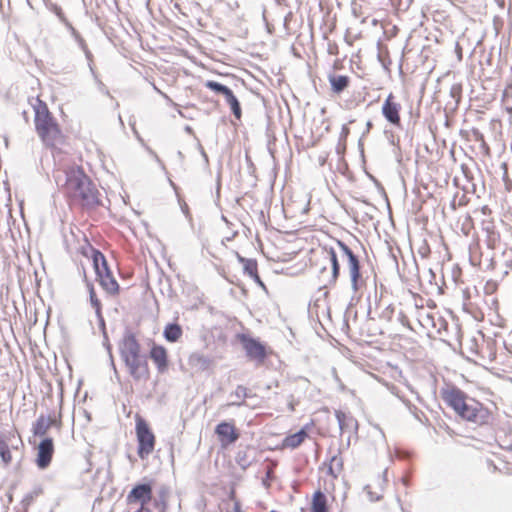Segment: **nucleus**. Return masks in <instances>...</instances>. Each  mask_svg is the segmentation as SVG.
I'll return each mask as SVG.
<instances>
[{
  "mask_svg": "<svg viewBox=\"0 0 512 512\" xmlns=\"http://www.w3.org/2000/svg\"><path fill=\"white\" fill-rule=\"evenodd\" d=\"M225 101L229 105L232 114L237 120H240L242 117V109L239 100L234 95L233 91L230 90L225 96Z\"/></svg>",
  "mask_w": 512,
  "mask_h": 512,
  "instance_id": "26",
  "label": "nucleus"
},
{
  "mask_svg": "<svg viewBox=\"0 0 512 512\" xmlns=\"http://www.w3.org/2000/svg\"><path fill=\"white\" fill-rule=\"evenodd\" d=\"M460 92H461V87L460 86H457V85L452 86V88H451V95H452V97L459 96Z\"/></svg>",
  "mask_w": 512,
  "mask_h": 512,
  "instance_id": "44",
  "label": "nucleus"
},
{
  "mask_svg": "<svg viewBox=\"0 0 512 512\" xmlns=\"http://www.w3.org/2000/svg\"><path fill=\"white\" fill-rule=\"evenodd\" d=\"M311 512H328L327 497L321 490L313 494Z\"/></svg>",
  "mask_w": 512,
  "mask_h": 512,
  "instance_id": "23",
  "label": "nucleus"
},
{
  "mask_svg": "<svg viewBox=\"0 0 512 512\" xmlns=\"http://www.w3.org/2000/svg\"><path fill=\"white\" fill-rule=\"evenodd\" d=\"M215 433L217 434L222 446L230 445L236 442L239 438V433L235 426L232 423L225 421L216 426Z\"/></svg>",
  "mask_w": 512,
  "mask_h": 512,
  "instance_id": "14",
  "label": "nucleus"
},
{
  "mask_svg": "<svg viewBox=\"0 0 512 512\" xmlns=\"http://www.w3.org/2000/svg\"><path fill=\"white\" fill-rule=\"evenodd\" d=\"M373 127V124L372 122L369 120L367 123H366V131L363 132V136L366 135L367 133L370 132V129Z\"/></svg>",
  "mask_w": 512,
  "mask_h": 512,
  "instance_id": "52",
  "label": "nucleus"
},
{
  "mask_svg": "<svg viewBox=\"0 0 512 512\" xmlns=\"http://www.w3.org/2000/svg\"><path fill=\"white\" fill-rule=\"evenodd\" d=\"M177 155H178V157H179V159H180L181 161L184 159V155H183V153H182L181 151H178V152H177Z\"/></svg>",
  "mask_w": 512,
  "mask_h": 512,
  "instance_id": "62",
  "label": "nucleus"
},
{
  "mask_svg": "<svg viewBox=\"0 0 512 512\" xmlns=\"http://www.w3.org/2000/svg\"><path fill=\"white\" fill-rule=\"evenodd\" d=\"M93 266L100 286L110 295L119 292V284L113 276L105 256L99 250H93Z\"/></svg>",
  "mask_w": 512,
  "mask_h": 512,
  "instance_id": "6",
  "label": "nucleus"
},
{
  "mask_svg": "<svg viewBox=\"0 0 512 512\" xmlns=\"http://www.w3.org/2000/svg\"><path fill=\"white\" fill-rule=\"evenodd\" d=\"M67 29L69 30L71 36L73 37V39L76 41V43L78 44L79 48L84 52L87 60L91 61L92 60V53L91 51L89 50L84 38L80 35V33L73 27V25L71 24L70 27H67Z\"/></svg>",
  "mask_w": 512,
  "mask_h": 512,
  "instance_id": "27",
  "label": "nucleus"
},
{
  "mask_svg": "<svg viewBox=\"0 0 512 512\" xmlns=\"http://www.w3.org/2000/svg\"><path fill=\"white\" fill-rule=\"evenodd\" d=\"M153 87H154V89H155L159 94H161V95H162V96H163L167 101H169V102H171V103H172L171 99H170V98H169L165 93H163L161 90H159L155 85H153Z\"/></svg>",
  "mask_w": 512,
  "mask_h": 512,
  "instance_id": "53",
  "label": "nucleus"
},
{
  "mask_svg": "<svg viewBox=\"0 0 512 512\" xmlns=\"http://www.w3.org/2000/svg\"><path fill=\"white\" fill-rule=\"evenodd\" d=\"M442 398L461 418L476 425H486L492 420L490 410L474 398L468 397L458 387L442 392Z\"/></svg>",
  "mask_w": 512,
  "mask_h": 512,
  "instance_id": "2",
  "label": "nucleus"
},
{
  "mask_svg": "<svg viewBox=\"0 0 512 512\" xmlns=\"http://www.w3.org/2000/svg\"><path fill=\"white\" fill-rule=\"evenodd\" d=\"M96 317L98 319L99 326H100L102 332L104 333V331H106V328H105V320H104V317L102 315V311H100V315L96 314Z\"/></svg>",
  "mask_w": 512,
  "mask_h": 512,
  "instance_id": "43",
  "label": "nucleus"
},
{
  "mask_svg": "<svg viewBox=\"0 0 512 512\" xmlns=\"http://www.w3.org/2000/svg\"><path fill=\"white\" fill-rule=\"evenodd\" d=\"M238 339L240 340L249 359L260 363L265 360L266 348L259 340L247 334H239Z\"/></svg>",
  "mask_w": 512,
  "mask_h": 512,
  "instance_id": "8",
  "label": "nucleus"
},
{
  "mask_svg": "<svg viewBox=\"0 0 512 512\" xmlns=\"http://www.w3.org/2000/svg\"><path fill=\"white\" fill-rule=\"evenodd\" d=\"M505 102H506V110L509 113H512V98L511 99L507 98Z\"/></svg>",
  "mask_w": 512,
  "mask_h": 512,
  "instance_id": "48",
  "label": "nucleus"
},
{
  "mask_svg": "<svg viewBox=\"0 0 512 512\" xmlns=\"http://www.w3.org/2000/svg\"><path fill=\"white\" fill-rule=\"evenodd\" d=\"M229 497H230V499H232V500H234V499H235V491H234V490H231Z\"/></svg>",
  "mask_w": 512,
  "mask_h": 512,
  "instance_id": "63",
  "label": "nucleus"
},
{
  "mask_svg": "<svg viewBox=\"0 0 512 512\" xmlns=\"http://www.w3.org/2000/svg\"><path fill=\"white\" fill-rule=\"evenodd\" d=\"M171 3L173 4V7L179 11L180 13H182L183 15H185V13L182 11V8L178 2V0H171Z\"/></svg>",
  "mask_w": 512,
  "mask_h": 512,
  "instance_id": "46",
  "label": "nucleus"
},
{
  "mask_svg": "<svg viewBox=\"0 0 512 512\" xmlns=\"http://www.w3.org/2000/svg\"><path fill=\"white\" fill-rule=\"evenodd\" d=\"M220 189H221V182H220V175H218V177H217V185H216L217 194L220 193Z\"/></svg>",
  "mask_w": 512,
  "mask_h": 512,
  "instance_id": "56",
  "label": "nucleus"
},
{
  "mask_svg": "<svg viewBox=\"0 0 512 512\" xmlns=\"http://www.w3.org/2000/svg\"><path fill=\"white\" fill-rule=\"evenodd\" d=\"M341 452L338 451L337 454L332 455L329 458V464H328V474L331 475L333 478H337L340 473L343 470V459L340 456Z\"/></svg>",
  "mask_w": 512,
  "mask_h": 512,
  "instance_id": "24",
  "label": "nucleus"
},
{
  "mask_svg": "<svg viewBox=\"0 0 512 512\" xmlns=\"http://www.w3.org/2000/svg\"><path fill=\"white\" fill-rule=\"evenodd\" d=\"M478 268L484 271L494 270L496 268V262L494 260V256H486L482 257L481 265H478Z\"/></svg>",
  "mask_w": 512,
  "mask_h": 512,
  "instance_id": "35",
  "label": "nucleus"
},
{
  "mask_svg": "<svg viewBox=\"0 0 512 512\" xmlns=\"http://www.w3.org/2000/svg\"><path fill=\"white\" fill-rule=\"evenodd\" d=\"M453 329H454V330H455V332H456V340L459 342V344H461V332H460V329H459L458 325H457V324H455V325L453 326Z\"/></svg>",
  "mask_w": 512,
  "mask_h": 512,
  "instance_id": "45",
  "label": "nucleus"
},
{
  "mask_svg": "<svg viewBox=\"0 0 512 512\" xmlns=\"http://www.w3.org/2000/svg\"><path fill=\"white\" fill-rule=\"evenodd\" d=\"M474 135H475L477 141H482L483 144H485L484 136L482 133H480L479 131H474Z\"/></svg>",
  "mask_w": 512,
  "mask_h": 512,
  "instance_id": "49",
  "label": "nucleus"
},
{
  "mask_svg": "<svg viewBox=\"0 0 512 512\" xmlns=\"http://www.w3.org/2000/svg\"><path fill=\"white\" fill-rule=\"evenodd\" d=\"M13 439H15V435L13 433L0 435V457L5 465L10 464L12 461L9 443H11L13 448L18 447L17 445H14Z\"/></svg>",
  "mask_w": 512,
  "mask_h": 512,
  "instance_id": "19",
  "label": "nucleus"
},
{
  "mask_svg": "<svg viewBox=\"0 0 512 512\" xmlns=\"http://www.w3.org/2000/svg\"><path fill=\"white\" fill-rule=\"evenodd\" d=\"M118 348L120 357L133 380L147 381L150 377L148 357L142 353L141 345L131 329H125Z\"/></svg>",
  "mask_w": 512,
  "mask_h": 512,
  "instance_id": "3",
  "label": "nucleus"
},
{
  "mask_svg": "<svg viewBox=\"0 0 512 512\" xmlns=\"http://www.w3.org/2000/svg\"><path fill=\"white\" fill-rule=\"evenodd\" d=\"M328 81L331 85V90L335 94L342 93L350 84V77L346 75L329 74Z\"/></svg>",
  "mask_w": 512,
  "mask_h": 512,
  "instance_id": "21",
  "label": "nucleus"
},
{
  "mask_svg": "<svg viewBox=\"0 0 512 512\" xmlns=\"http://www.w3.org/2000/svg\"><path fill=\"white\" fill-rule=\"evenodd\" d=\"M335 417L337 419L341 434L346 431L357 430V420L350 414H347L341 410L335 411Z\"/></svg>",
  "mask_w": 512,
  "mask_h": 512,
  "instance_id": "20",
  "label": "nucleus"
},
{
  "mask_svg": "<svg viewBox=\"0 0 512 512\" xmlns=\"http://www.w3.org/2000/svg\"><path fill=\"white\" fill-rule=\"evenodd\" d=\"M335 150L340 157H343L346 151V141L338 140Z\"/></svg>",
  "mask_w": 512,
  "mask_h": 512,
  "instance_id": "39",
  "label": "nucleus"
},
{
  "mask_svg": "<svg viewBox=\"0 0 512 512\" xmlns=\"http://www.w3.org/2000/svg\"><path fill=\"white\" fill-rule=\"evenodd\" d=\"M237 258L238 261L243 265L244 274L252 278L256 284H258L261 288H263L266 291L267 288L258 275L257 261L252 258H245L239 254H237Z\"/></svg>",
  "mask_w": 512,
  "mask_h": 512,
  "instance_id": "17",
  "label": "nucleus"
},
{
  "mask_svg": "<svg viewBox=\"0 0 512 512\" xmlns=\"http://www.w3.org/2000/svg\"><path fill=\"white\" fill-rule=\"evenodd\" d=\"M205 86L211 91L223 96H225L231 90L228 86L212 80H208L205 83Z\"/></svg>",
  "mask_w": 512,
  "mask_h": 512,
  "instance_id": "30",
  "label": "nucleus"
},
{
  "mask_svg": "<svg viewBox=\"0 0 512 512\" xmlns=\"http://www.w3.org/2000/svg\"><path fill=\"white\" fill-rule=\"evenodd\" d=\"M456 53H457L458 59L461 60L462 59V51H461V48L458 43L456 44Z\"/></svg>",
  "mask_w": 512,
  "mask_h": 512,
  "instance_id": "55",
  "label": "nucleus"
},
{
  "mask_svg": "<svg viewBox=\"0 0 512 512\" xmlns=\"http://www.w3.org/2000/svg\"><path fill=\"white\" fill-rule=\"evenodd\" d=\"M480 212H481L483 218H492L491 217L492 211L487 205L481 207Z\"/></svg>",
  "mask_w": 512,
  "mask_h": 512,
  "instance_id": "42",
  "label": "nucleus"
},
{
  "mask_svg": "<svg viewBox=\"0 0 512 512\" xmlns=\"http://www.w3.org/2000/svg\"><path fill=\"white\" fill-rule=\"evenodd\" d=\"M135 431L138 442L137 453L141 459H144L154 450L155 435L153 434L146 420L140 416L136 417Z\"/></svg>",
  "mask_w": 512,
  "mask_h": 512,
  "instance_id": "7",
  "label": "nucleus"
},
{
  "mask_svg": "<svg viewBox=\"0 0 512 512\" xmlns=\"http://www.w3.org/2000/svg\"><path fill=\"white\" fill-rule=\"evenodd\" d=\"M103 337H104L103 345H104V347L106 348V350L108 352L109 359H110V365H111V367H112V369L114 371L115 377L117 379H119V373L117 371V368H116V365H115V362H114V358H113V354H112V346H111V344L109 342V339H108L106 331H104Z\"/></svg>",
  "mask_w": 512,
  "mask_h": 512,
  "instance_id": "32",
  "label": "nucleus"
},
{
  "mask_svg": "<svg viewBox=\"0 0 512 512\" xmlns=\"http://www.w3.org/2000/svg\"><path fill=\"white\" fill-rule=\"evenodd\" d=\"M489 356L494 359L496 357V353L491 351Z\"/></svg>",
  "mask_w": 512,
  "mask_h": 512,
  "instance_id": "64",
  "label": "nucleus"
},
{
  "mask_svg": "<svg viewBox=\"0 0 512 512\" xmlns=\"http://www.w3.org/2000/svg\"><path fill=\"white\" fill-rule=\"evenodd\" d=\"M467 204V198L465 195H462L458 201L459 206H464Z\"/></svg>",
  "mask_w": 512,
  "mask_h": 512,
  "instance_id": "50",
  "label": "nucleus"
},
{
  "mask_svg": "<svg viewBox=\"0 0 512 512\" xmlns=\"http://www.w3.org/2000/svg\"><path fill=\"white\" fill-rule=\"evenodd\" d=\"M504 265L507 268L512 267V247H506L501 254Z\"/></svg>",
  "mask_w": 512,
  "mask_h": 512,
  "instance_id": "37",
  "label": "nucleus"
},
{
  "mask_svg": "<svg viewBox=\"0 0 512 512\" xmlns=\"http://www.w3.org/2000/svg\"><path fill=\"white\" fill-rule=\"evenodd\" d=\"M183 334L181 326L177 323H169L166 325L163 335L164 338L171 343L177 342Z\"/></svg>",
  "mask_w": 512,
  "mask_h": 512,
  "instance_id": "25",
  "label": "nucleus"
},
{
  "mask_svg": "<svg viewBox=\"0 0 512 512\" xmlns=\"http://www.w3.org/2000/svg\"><path fill=\"white\" fill-rule=\"evenodd\" d=\"M441 327H443L445 331H448V324L445 321L441 322Z\"/></svg>",
  "mask_w": 512,
  "mask_h": 512,
  "instance_id": "58",
  "label": "nucleus"
},
{
  "mask_svg": "<svg viewBox=\"0 0 512 512\" xmlns=\"http://www.w3.org/2000/svg\"><path fill=\"white\" fill-rule=\"evenodd\" d=\"M234 512H242L241 511V504L237 500H235V502H234Z\"/></svg>",
  "mask_w": 512,
  "mask_h": 512,
  "instance_id": "51",
  "label": "nucleus"
},
{
  "mask_svg": "<svg viewBox=\"0 0 512 512\" xmlns=\"http://www.w3.org/2000/svg\"><path fill=\"white\" fill-rule=\"evenodd\" d=\"M349 133H350V129L348 128L347 124H344L341 128V132H340L338 140L347 141V137H348Z\"/></svg>",
  "mask_w": 512,
  "mask_h": 512,
  "instance_id": "40",
  "label": "nucleus"
},
{
  "mask_svg": "<svg viewBox=\"0 0 512 512\" xmlns=\"http://www.w3.org/2000/svg\"><path fill=\"white\" fill-rule=\"evenodd\" d=\"M213 364L214 359L211 356L204 355L200 352H193L188 358V365L196 373L210 369Z\"/></svg>",
  "mask_w": 512,
  "mask_h": 512,
  "instance_id": "15",
  "label": "nucleus"
},
{
  "mask_svg": "<svg viewBox=\"0 0 512 512\" xmlns=\"http://www.w3.org/2000/svg\"><path fill=\"white\" fill-rule=\"evenodd\" d=\"M182 211H183L185 214H187V213H188V206H187V204H184V205L182 206Z\"/></svg>",
  "mask_w": 512,
  "mask_h": 512,
  "instance_id": "59",
  "label": "nucleus"
},
{
  "mask_svg": "<svg viewBox=\"0 0 512 512\" xmlns=\"http://www.w3.org/2000/svg\"><path fill=\"white\" fill-rule=\"evenodd\" d=\"M329 54H332V55H335L337 54L338 52L337 51H334V48H332L331 46L329 47Z\"/></svg>",
  "mask_w": 512,
  "mask_h": 512,
  "instance_id": "61",
  "label": "nucleus"
},
{
  "mask_svg": "<svg viewBox=\"0 0 512 512\" xmlns=\"http://www.w3.org/2000/svg\"><path fill=\"white\" fill-rule=\"evenodd\" d=\"M23 501H25L26 503L29 504L30 502L33 501V496L31 494H28V495L25 496Z\"/></svg>",
  "mask_w": 512,
  "mask_h": 512,
  "instance_id": "57",
  "label": "nucleus"
},
{
  "mask_svg": "<svg viewBox=\"0 0 512 512\" xmlns=\"http://www.w3.org/2000/svg\"><path fill=\"white\" fill-rule=\"evenodd\" d=\"M396 316L395 307L392 305H388L385 307L379 315L380 320L385 321L387 323H393L394 318Z\"/></svg>",
  "mask_w": 512,
  "mask_h": 512,
  "instance_id": "33",
  "label": "nucleus"
},
{
  "mask_svg": "<svg viewBox=\"0 0 512 512\" xmlns=\"http://www.w3.org/2000/svg\"><path fill=\"white\" fill-rule=\"evenodd\" d=\"M323 252L325 253V259L331 265V273L325 279L324 287L333 288L336 286L338 279L340 277V263H339V248L335 249L334 247H323Z\"/></svg>",
  "mask_w": 512,
  "mask_h": 512,
  "instance_id": "9",
  "label": "nucleus"
},
{
  "mask_svg": "<svg viewBox=\"0 0 512 512\" xmlns=\"http://www.w3.org/2000/svg\"><path fill=\"white\" fill-rule=\"evenodd\" d=\"M231 395L240 399V401L232 402L231 405L242 406L245 404L244 399L248 397V389L243 385H238Z\"/></svg>",
  "mask_w": 512,
  "mask_h": 512,
  "instance_id": "29",
  "label": "nucleus"
},
{
  "mask_svg": "<svg viewBox=\"0 0 512 512\" xmlns=\"http://www.w3.org/2000/svg\"><path fill=\"white\" fill-rule=\"evenodd\" d=\"M150 358L159 373H164L168 369L167 351L163 346L154 345L150 350Z\"/></svg>",
  "mask_w": 512,
  "mask_h": 512,
  "instance_id": "18",
  "label": "nucleus"
},
{
  "mask_svg": "<svg viewBox=\"0 0 512 512\" xmlns=\"http://www.w3.org/2000/svg\"><path fill=\"white\" fill-rule=\"evenodd\" d=\"M54 454V443L53 439L46 437L40 441L37 447L36 465L39 469H46L51 461Z\"/></svg>",
  "mask_w": 512,
  "mask_h": 512,
  "instance_id": "11",
  "label": "nucleus"
},
{
  "mask_svg": "<svg viewBox=\"0 0 512 512\" xmlns=\"http://www.w3.org/2000/svg\"><path fill=\"white\" fill-rule=\"evenodd\" d=\"M308 436L305 429H300L298 432L288 435L283 439L282 446L286 448L295 449L302 444Z\"/></svg>",
  "mask_w": 512,
  "mask_h": 512,
  "instance_id": "22",
  "label": "nucleus"
},
{
  "mask_svg": "<svg viewBox=\"0 0 512 512\" xmlns=\"http://www.w3.org/2000/svg\"><path fill=\"white\" fill-rule=\"evenodd\" d=\"M200 153L202 155V157L204 158L205 162L208 163V156L204 150V148L200 145Z\"/></svg>",
  "mask_w": 512,
  "mask_h": 512,
  "instance_id": "54",
  "label": "nucleus"
},
{
  "mask_svg": "<svg viewBox=\"0 0 512 512\" xmlns=\"http://www.w3.org/2000/svg\"><path fill=\"white\" fill-rule=\"evenodd\" d=\"M395 318H396L397 323L401 324L403 327H405L409 330H412V327L410 326L409 318L402 310H400L396 313Z\"/></svg>",
  "mask_w": 512,
  "mask_h": 512,
  "instance_id": "36",
  "label": "nucleus"
},
{
  "mask_svg": "<svg viewBox=\"0 0 512 512\" xmlns=\"http://www.w3.org/2000/svg\"><path fill=\"white\" fill-rule=\"evenodd\" d=\"M329 54H332V55H335L337 54L338 52L337 51H334V48H332L331 46L329 47Z\"/></svg>",
  "mask_w": 512,
  "mask_h": 512,
  "instance_id": "60",
  "label": "nucleus"
},
{
  "mask_svg": "<svg viewBox=\"0 0 512 512\" xmlns=\"http://www.w3.org/2000/svg\"><path fill=\"white\" fill-rule=\"evenodd\" d=\"M473 227V221L470 215L465 216V220L462 224L461 231L468 236L471 228Z\"/></svg>",
  "mask_w": 512,
  "mask_h": 512,
  "instance_id": "38",
  "label": "nucleus"
},
{
  "mask_svg": "<svg viewBox=\"0 0 512 512\" xmlns=\"http://www.w3.org/2000/svg\"><path fill=\"white\" fill-rule=\"evenodd\" d=\"M62 188L66 196L87 210L102 206L101 193L81 167H70L64 171Z\"/></svg>",
  "mask_w": 512,
  "mask_h": 512,
  "instance_id": "1",
  "label": "nucleus"
},
{
  "mask_svg": "<svg viewBox=\"0 0 512 512\" xmlns=\"http://www.w3.org/2000/svg\"><path fill=\"white\" fill-rule=\"evenodd\" d=\"M35 130L46 147L54 148L63 142L59 124L48 109L47 104L38 97L33 104Z\"/></svg>",
  "mask_w": 512,
  "mask_h": 512,
  "instance_id": "4",
  "label": "nucleus"
},
{
  "mask_svg": "<svg viewBox=\"0 0 512 512\" xmlns=\"http://www.w3.org/2000/svg\"><path fill=\"white\" fill-rule=\"evenodd\" d=\"M456 197H457V196H455V197L453 198V200L451 201V203H450V208H451L453 211H456V210H457V208H458V207H460V206L458 205V202H457V200H456Z\"/></svg>",
  "mask_w": 512,
  "mask_h": 512,
  "instance_id": "47",
  "label": "nucleus"
},
{
  "mask_svg": "<svg viewBox=\"0 0 512 512\" xmlns=\"http://www.w3.org/2000/svg\"><path fill=\"white\" fill-rule=\"evenodd\" d=\"M481 231L485 234V244L488 249L494 250L500 245L501 236L496 228L493 218H482Z\"/></svg>",
  "mask_w": 512,
  "mask_h": 512,
  "instance_id": "12",
  "label": "nucleus"
},
{
  "mask_svg": "<svg viewBox=\"0 0 512 512\" xmlns=\"http://www.w3.org/2000/svg\"><path fill=\"white\" fill-rule=\"evenodd\" d=\"M61 423L60 420H57L55 416H45L41 414L37 420L33 423L32 432L34 436L43 437L47 434V431L52 426H59Z\"/></svg>",
  "mask_w": 512,
  "mask_h": 512,
  "instance_id": "16",
  "label": "nucleus"
},
{
  "mask_svg": "<svg viewBox=\"0 0 512 512\" xmlns=\"http://www.w3.org/2000/svg\"><path fill=\"white\" fill-rule=\"evenodd\" d=\"M336 245L339 248L340 259L346 264L351 289L354 294H357L366 285V280L362 273L360 258L352 247L345 242L337 240Z\"/></svg>",
  "mask_w": 512,
  "mask_h": 512,
  "instance_id": "5",
  "label": "nucleus"
},
{
  "mask_svg": "<svg viewBox=\"0 0 512 512\" xmlns=\"http://www.w3.org/2000/svg\"><path fill=\"white\" fill-rule=\"evenodd\" d=\"M50 10L58 17L60 22L63 23L66 28L70 27L71 23L66 18L65 14L60 6H58L57 4H51Z\"/></svg>",
  "mask_w": 512,
  "mask_h": 512,
  "instance_id": "34",
  "label": "nucleus"
},
{
  "mask_svg": "<svg viewBox=\"0 0 512 512\" xmlns=\"http://www.w3.org/2000/svg\"><path fill=\"white\" fill-rule=\"evenodd\" d=\"M408 407L411 410V412L415 415V417L422 422L420 415H424L423 412L413 405L409 404Z\"/></svg>",
  "mask_w": 512,
  "mask_h": 512,
  "instance_id": "41",
  "label": "nucleus"
},
{
  "mask_svg": "<svg viewBox=\"0 0 512 512\" xmlns=\"http://www.w3.org/2000/svg\"><path fill=\"white\" fill-rule=\"evenodd\" d=\"M152 498V487L150 484H138L127 495L128 504H140L141 507L148 504Z\"/></svg>",
  "mask_w": 512,
  "mask_h": 512,
  "instance_id": "13",
  "label": "nucleus"
},
{
  "mask_svg": "<svg viewBox=\"0 0 512 512\" xmlns=\"http://www.w3.org/2000/svg\"><path fill=\"white\" fill-rule=\"evenodd\" d=\"M483 253L480 251V245L478 242L472 243L469 246V261L471 265L478 267L481 265Z\"/></svg>",
  "mask_w": 512,
  "mask_h": 512,
  "instance_id": "28",
  "label": "nucleus"
},
{
  "mask_svg": "<svg viewBox=\"0 0 512 512\" xmlns=\"http://www.w3.org/2000/svg\"><path fill=\"white\" fill-rule=\"evenodd\" d=\"M88 290L91 306L95 309V313L100 315V311H102V305L96 295L93 285L90 283L88 284Z\"/></svg>",
  "mask_w": 512,
  "mask_h": 512,
  "instance_id": "31",
  "label": "nucleus"
},
{
  "mask_svg": "<svg viewBox=\"0 0 512 512\" xmlns=\"http://www.w3.org/2000/svg\"><path fill=\"white\" fill-rule=\"evenodd\" d=\"M401 109V104L396 101L393 93H390L382 105L381 112L387 122L395 127H401Z\"/></svg>",
  "mask_w": 512,
  "mask_h": 512,
  "instance_id": "10",
  "label": "nucleus"
}]
</instances>
